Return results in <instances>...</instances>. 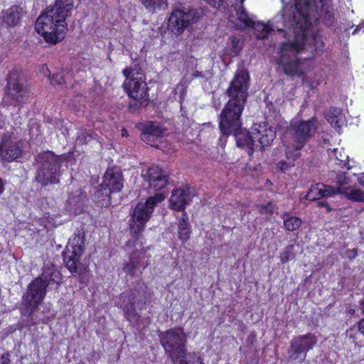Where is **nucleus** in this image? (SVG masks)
Segmentation results:
<instances>
[{
  "mask_svg": "<svg viewBox=\"0 0 364 364\" xmlns=\"http://www.w3.org/2000/svg\"><path fill=\"white\" fill-rule=\"evenodd\" d=\"M295 3L284 6L282 12L268 21L267 24L255 23L254 28L257 38L264 39L277 31L284 37L294 35L291 42L282 43L278 63L284 73L291 77L301 76L306 70L307 60H301L298 55L306 50L308 41L316 40L308 37L306 29L312 23L321 20L324 24L332 25L334 19L333 8L329 0H294Z\"/></svg>",
  "mask_w": 364,
  "mask_h": 364,
  "instance_id": "nucleus-1",
  "label": "nucleus"
},
{
  "mask_svg": "<svg viewBox=\"0 0 364 364\" xmlns=\"http://www.w3.org/2000/svg\"><path fill=\"white\" fill-rule=\"evenodd\" d=\"M249 74L245 70H237L225 94L230 98L219 116V128L223 135H230L240 130L241 114L248 95Z\"/></svg>",
  "mask_w": 364,
  "mask_h": 364,
  "instance_id": "nucleus-2",
  "label": "nucleus"
},
{
  "mask_svg": "<svg viewBox=\"0 0 364 364\" xmlns=\"http://www.w3.org/2000/svg\"><path fill=\"white\" fill-rule=\"evenodd\" d=\"M74 7L73 0H55L36 20V31L46 42L55 44L64 38L67 31L66 18Z\"/></svg>",
  "mask_w": 364,
  "mask_h": 364,
  "instance_id": "nucleus-3",
  "label": "nucleus"
},
{
  "mask_svg": "<svg viewBox=\"0 0 364 364\" xmlns=\"http://www.w3.org/2000/svg\"><path fill=\"white\" fill-rule=\"evenodd\" d=\"M61 274L51 262H48L43 268V273L28 285L23 296L21 313L30 316L43 300L47 287L52 284L60 283Z\"/></svg>",
  "mask_w": 364,
  "mask_h": 364,
  "instance_id": "nucleus-4",
  "label": "nucleus"
},
{
  "mask_svg": "<svg viewBox=\"0 0 364 364\" xmlns=\"http://www.w3.org/2000/svg\"><path fill=\"white\" fill-rule=\"evenodd\" d=\"M159 338L166 354L174 364H201L200 358L195 353L186 354V336L181 328H171L159 332Z\"/></svg>",
  "mask_w": 364,
  "mask_h": 364,
  "instance_id": "nucleus-5",
  "label": "nucleus"
},
{
  "mask_svg": "<svg viewBox=\"0 0 364 364\" xmlns=\"http://www.w3.org/2000/svg\"><path fill=\"white\" fill-rule=\"evenodd\" d=\"M125 80L123 87L132 100L129 103V109L135 112L141 107H146L149 101L148 87L145 82V76L135 65L126 68L123 70Z\"/></svg>",
  "mask_w": 364,
  "mask_h": 364,
  "instance_id": "nucleus-6",
  "label": "nucleus"
},
{
  "mask_svg": "<svg viewBox=\"0 0 364 364\" xmlns=\"http://www.w3.org/2000/svg\"><path fill=\"white\" fill-rule=\"evenodd\" d=\"M36 161L38 164L35 180L42 187L58 184L61 176V159L51 151L39 154Z\"/></svg>",
  "mask_w": 364,
  "mask_h": 364,
  "instance_id": "nucleus-7",
  "label": "nucleus"
},
{
  "mask_svg": "<svg viewBox=\"0 0 364 364\" xmlns=\"http://www.w3.org/2000/svg\"><path fill=\"white\" fill-rule=\"evenodd\" d=\"M318 129V122L315 117L308 120H301L291 124L286 133V137H289V140H285L284 145L300 151L314 136Z\"/></svg>",
  "mask_w": 364,
  "mask_h": 364,
  "instance_id": "nucleus-8",
  "label": "nucleus"
},
{
  "mask_svg": "<svg viewBox=\"0 0 364 364\" xmlns=\"http://www.w3.org/2000/svg\"><path fill=\"white\" fill-rule=\"evenodd\" d=\"M122 187L123 178L120 169L117 167L107 169L102 183L95 192V198L102 206L107 207L111 204V193L119 192Z\"/></svg>",
  "mask_w": 364,
  "mask_h": 364,
  "instance_id": "nucleus-9",
  "label": "nucleus"
},
{
  "mask_svg": "<svg viewBox=\"0 0 364 364\" xmlns=\"http://www.w3.org/2000/svg\"><path fill=\"white\" fill-rule=\"evenodd\" d=\"M164 199L165 195L163 193H158L147 198L146 202L139 203L132 214L131 230L134 233L142 231L145 223L150 219L154 206Z\"/></svg>",
  "mask_w": 364,
  "mask_h": 364,
  "instance_id": "nucleus-10",
  "label": "nucleus"
},
{
  "mask_svg": "<svg viewBox=\"0 0 364 364\" xmlns=\"http://www.w3.org/2000/svg\"><path fill=\"white\" fill-rule=\"evenodd\" d=\"M201 14V11L195 9H176L170 14L168 28L171 33L179 36L196 23L200 18Z\"/></svg>",
  "mask_w": 364,
  "mask_h": 364,
  "instance_id": "nucleus-11",
  "label": "nucleus"
},
{
  "mask_svg": "<svg viewBox=\"0 0 364 364\" xmlns=\"http://www.w3.org/2000/svg\"><path fill=\"white\" fill-rule=\"evenodd\" d=\"M317 343V338L313 333L298 336L293 338L288 350V360L291 362L301 363L307 352L313 349Z\"/></svg>",
  "mask_w": 364,
  "mask_h": 364,
  "instance_id": "nucleus-12",
  "label": "nucleus"
},
{
  "mask_svg": "<svg viewBox=\"0 0 364 364\" xmlns=\"http://www.w3.org/2000/svg\"><path fill=\"white\" fill-rule=\"evenodd\" d=\"M20 71L13 69L7 75L6 91L4 101L9 105H16L22 103L26 100L28 91L22 83L20 82Z\"/></svg>",
  "mask_w": 364,
  "mask_h": 364,
  "instance_id": "nucleus-13",
  "label": "nucleus"
},
{
  "mask_svg": "<svg viewBox=\"0 0 364 364\" xmlns=\"http://www.w3.org/2000/svg\"><path fill=\"white\" fill-rule=\"evenodd\" d=\"M22 153L21 142L11 134H4L0 142V160L4 161H14Z\"/></svg>",
  "mask_w": 364,
  "mask_h": 364,
  "instance_id": "nucleus-14",
  "label": "nucleus"
},
{
  "mask_svg": "<svg viewBox=\"0 0 364 364\" xmlns=\"http://www.w3.org/2000/svg\"><path fill=\"white\" fill-rule=\"evenodd\" d=\"M138 128L141 131V139L156 147V142L161 139L166 133V129L163 128L159 122L147 121L138 125Z\"/></svg>",
  "mask_w": 364,
  "mask_h": 364,
  "instance_id": "nucleus-15",
  "label": "nucleus"
},
{
  "mask_svg": "<svg viewBox=\"0 0 364 364\" xmlns=\"http://www.w3.org/2000/svg\"><path fill=\"white\" fill-rule=\"evenodd\" d=\"M195 195V189L188 186L173 190L169 199L170 206L174 210H184Z\"/></svg>",
  "mask_w": 364,
  "mask_h": 364,
  "instance_id": "nucleus-16",
  "label": "nucleus"
},
{
  "mask_svg": "<svg viewBox=\"0 0 364 364\" xmlns=\"http://www.w3.org/2000/svg\"><path fill=\"white\" fill-rule=\"evenodd\" d=\"M142 176L148 181L149 188L154 191L162 190L168 183V173L158 166L149 167Z\"/></svg>",
  "mask_w": 364,
  "mask_h": 364,
  "instance_id": "nucleus-17",
  "label": "nucleus"
},
{
  "mask_svg": "<svg viewBox=\"0 0 364 364\" xmlns=\"http://www.w3.org/2000/svg\"><path fill=\"white\" fill-rule=\"evenodd\" d=\"M149 264V258L146 252L144 250H135L129 258V262L123 266V270L132 277H134L137 271L141 274V270L144 269Z\"/></svg>",
  "mask_w": 364,
  "mask_h": 364,
  "instance_id": "nucleus-18",
  "label": "nucleus"
},
{
  "mask_svg": "<svg viewBox=\"0 0 364 364\" xmlns=\"http://www.w3.org/2000/svg\"><path fill=\"white\" fill-rule=\"evenodd\" d=\"M276 136L275 132L272 128H267L264 125L255 124L252 127V137L256 144L259 146L257 149L263 150L273 141Z\"/></svg>",
  "mask_w": 364,
  "mask_h": 364,
  "instance_id": "nucleus-19",
  "label": "nucleus"
},
{
  "mask_svg": "<svg viewBox=\"0 0 364 364\" xmlns=\"http://www.w3.org/2000/svg\"><path fill=\"white\" fill-rule=\"evenodd\" d=\"M83 252L82 250H73L70 247H66L63 252L65 266L73 276L80 275L81 274L80 260Z\"/></svg>",
  "mask_w": 364,
  "mask_h": 364,
  "instance_id": "nucleus-20",
  "label": "nucleus"
},
{
  "mask_svg": "<svg viewBox=\"0 0 364 364\" xmlns=\"http://www.w3.org/2000/svg\"><path fill=\"white\" fill-rule=\"evenodd\" d=\"M121 296L127 302L123 308L125 317L130 323L136 324L140 319V315L135 309L137 299L136 294L131 291L129 293H123Z\"/></svg>",
  "mask_w": 364,
  "mask_h": 364,
  "instance_id": "nucleus-21",
  "label": "nucleus"
},
{
  "mask_svg": "<svg viewBox=\"0 0 364 364\" xmlns=\"http://www.w3.org/2000/svg\"><path fill=\"white\" fill-rule=\"evenodd\" d=\"M232 134L235 136L237 146L245 149L250 156L257 150L259 145L256 144L252 137V132L251 133L243 132L241 127L240 130H237V132H232Z\"/></svg>",
  "mask_w": 364,
  "mask_h": 364,
  "instance_id": "nucleus-22",
  "label": "nucleus"
},
{
  "mask_svg": "<svg viewBox=\"0 0 364 364\" xmlns=\"http://www.w3.org/2000/svg\"><path fill=\"white\" fill-rule=\"evenodd\" d=\"M337 194L336 188L323 183H316L312 186L305 198L309 200H317L323 198L331 197Z\"/></svg>",
  "mask_w": 364,
  "mask_h": 364,
  "instance_id": "nucleus-23",
  "label": "nucleus"
},
{
  "mask_svg": "<svg viewBox=\"0 0 364 364\" xmlns=\"http://www.w3.org/2000/svg\"><path fill=\"white\" fill-rule=\"evenodd\" d=\"M325 117L331 125L338 132L345 124V117L339 108L329 109L326 112Z\"/></svg>",
  "mask_w": 364,
  "mask_h": 364,
  "instance_id": "nucleus-24",
  "label": "nucleus"
},
{
  "mask_svg": "<svg viewBox=\"0 0 364 364\" xmlns=\"http://www.w3.org/2000/svg\"><path fill=\"white\" fill-rule=\"evenodd\" d=\"M21 9L14 6L2 13V21L6 27H13L18 24L21 18Z\"/></svg>",
  "mask_w": 364,
  "mask_h": 364,
  "instance_id": "nucleus-25",
  "label": "nucleus"
},
{
  "mask_svg": "<svg viewBox=\"0 0 364 364\" xmlns=\"http://www.w3.org/2000/svg\"><path fill=\"white\" fill-rule=\"evenodd\" d=\"M286 147V158L287 160H281L277 164V167L282 172H285L289 169V168L294 166V162L297 160L301 154L298 150H294V148Z\"/></svg>",
  "mask_w": 364,
  "mask_h": 364,
  "instance_id": "nucleus-26",
  "label": "nucleus"
},
{
  "mask_svg": "<svg viewBox=\"0 0 364 364\" xmlns=\"http://www.w3.org/2000/svg\"><path fill=\"white\" fill-rule=\"evenodd\" d=\"M66 247H70L73 250H85V232L82 230L77 229L75 232L73 237L68 241Z\"/></svg>",
  "mask_w": 364,
  "mask_h": 364,
  "instance_id": "nucleus-27",
  "label": "nucleus"
},
{
  "mask_svg": "<svg viewBox=\"0 0 364 364\" xmlns=\"http://www.w3.org/2000/svg\"><path fill=\"white\" fill-rule=\"evenodd\" d=\"M191 234V226L188 222V217L186 213L182 214L178 223V237L183 240H188Z\"/></svg>",
  "mask_w": 364,
  "mask_h": 364,
  "instance_id": "nucleus-28",
  "label": "nucleus"
},
{
  "mask_svg": "<svg viewBox=\"0 0 364 364\" xmlns=\"http://www.w3.org/2000/svg\"><path fill=\"white\" fill-rule=\"evenodd\" d=\"M85 198V196L80 191L73 193L68 200V203L72 206L70 210L76 212L78 209L81 208Z\"/></svg>",
  "mask_w": 364,
  "mask_h": 364,
  "instance_id": "nucleus-29",
  "label": "nucleus"
},
{
  "mask_svg": "<svg viewBox=\"0 0 364 364\" xmlns=\"http://www.w3.org/2000/svg\"><path fill=\"white\" fill-rule=\"evenodd\" d=\"M144 6L151 12L165 9L167 7L166 0H139Z\"/></svg>",
  "mask_w": 364,
  "mask_h": 364,
  "instance_id": "nucleus-30",
  "label": "nucleus"
},
{
  "mask_svg": "<svg viewBox=\"0 0 364 364\" xmlns=\"http://www.w3.org/2000/svg\"><path fill=\"white\" fill-rule=\"evenodd\" d=\"M346 197L351 200L355 202L364 201V191L358 188H352L348 191H346L344 193Z\"/></svg>",
  "mask_w": 364,
  "mask_h": 364,
  "instance_id": "nucleus-31",
  "label": "nucleus"
},
{
  "mask_svg": "<svg viewBox=\"0 0 364 364\" xmlns=\"http://www.w3.org/2000/svg\"><path fill=\"white\" fill-rule=\"evenodd\" d=\"M237 16L239 21L243 24V27H250L254 24L253 20L243 8L239 9L237 11Z\"/></svg>",
  "mask_w": 364,
  "mask_h": 364,
  "instance_id": "nucleus-32",
  "label": "nucleus"
},
{
  "mask_svg": "<svg viewBox=\"0 0 364 364\" xmlns=\"http://www.w3.org/2000/svg\"><path fill=\"white\" fill-rule=\"evenodd\" d=\"M329 156L333 157L336 164L340 165H346V161L348 156L344 151H339L338 149H334L329 152Z\"/></svg>",
  "mask_w": 364,
  "mask_h": 364,
  "instance_id": "nucleus-33",
  "label": "nucleus"
},
{
  "mask_svg": "<svg viewBox=\"0 0 364 364\" xmlns=\"http://www.w3.org/2000/svg\"><path fill=\"white\" fill-rule=\"evenodd\" d=\"M285 228L288 231L297 230L301 225V220L296 217H291L284 221Z\"/></svg>",
  "mask_w": 364,
  "mask_h": 364,
  "instance_id": "nucleus-34",
  "label": "nucleus"
},
{
  "mask_svg": "<svg viewBox=\"0 0 364 364\" xmlns=\"http://www.w3.org/2000/svg\"><path fill=\"white\" fill-rule=\"evenodd\" d=\"M258 208L261 214L272 215L274 212L275 206L272 202H268L267 204L259 205Z\"/></svg>",
  "mask_w": 364,
  "mask_h": 364,
  "instance_id": "nucleus-35",
  "label": "nucleus"
},
{
  "mask_svg": "<svg viewBox=\"0 0 364 364\" xmlns=\"http://www.w3.org/2000/svg\"><path fill=\"white\" fill-rule=\"evenodd\" d=\"M337 184L338 187L336 188L337 193H344L346 191L343 190V186L347 183L345 173H341L336 176Z\"/></svg>",
  "mask_w": 364,
  "mask_h": 364,
  "instance_id": "nucleus-36",
  "label": "nucleus"
},
{
  "mask_svg": "<svg viewBox=\"0 0 364 364\" xmlns=\"http://www.w3.org/2000/svg\"><path fill=\"white\" fill-rule=\"evenodd\" d=\"M294 258L292 247H287L280 255V259L282 263L287 262Z\"/></svg>",
  "mask_w": 364,
  "mask_h": 364,
  "instance_id": "nucleus-37",
  "label": "nucleus"
},
{
  "mask_svg": "<svg viewBox=\"0 0 364 364\" xmlns=\"http://www.w3.org/2000/svg\"><path fill=\"white\" fill-rule=\"evenodd\" d=\"M92 139V135L90 132L84 130H81L78 132L77 141L80 144H85Z\"/></svg>",
  "mask_w": 364,
  "mask_h": 364,
  "instance_id": "nucleus-38",
  "label": "nucleus"
},
{
  "mask_svg": "<svg viewBox=\"0 0 364 364\" xmlns=\"http://www.w3.org/2000/svg\"><path fill=\"white\" fill-rule=\"evenodd\" d=\"M50 83L53 85H60L65 83V79L61 73L53 74L51 79Z\"/></svg>",
  "mask_w": 364,
  "mask_h": 364,
  "instance_id": "nucleus-39",
  "label": "nucleus"
},
{
  "mask_svg": "<svg viewBox=\"0 0 364 364\" xmlns=\"http://www.w3.org/2000/svg\"><path fill=\"white\" fill-rule=\"evenodd\" d=\"M1 364H9L10 363V353H5L1 356Z\"/></svg>",
  "mask_w": 364,
  "mask_h": 364,
  "instance_id": "nucleus-40",
  "label": "nucleus"
},
{
  "mask_svg": "<svg viewBox=\"0 0 364 364\" xmlns=\"http://www.w3.org/2000/svg\"><path fill=\"white\" fill-rule=\"evenodd\" d=\"M357 255V249L348 250L346 251V256L350 259H353Z\"/></svg>",
  "mask_w": 364,
  "mask_h": 364,
  "instance_id": "nucleus-41",
  "label": "nucleus"
},
{
  "mask_svg": "<svg viewBox=\"0 0 364 364\" xmlns=\"http://www.w3.org/2000/svg\"><path fill=\"white\" fill-rule=\"evenodd\" d=\"M317 205L318 207H325L327 209V212H331V208L330 207V205L325 201H320V202H318L317 203Z\"/></svg>",
  "mask_w": 364,
  "mask_h": 364,
  "instance_id": "nucleus-42",
  "label": "nucleus"
},
{
  "mask_svg": "<svg viewBox=\"0 0 364 364\" xmlns=\"http://www.w3.org/2000/svg\"><path fill=\"white\" fill-rule=\"evenodd\" d=\"M358 331L361 334L364 336V320H361L358 323Z\"/></svg>",
  "mask_w": 364,
  "mask_h": 364,
  "instance_id": "nucleus-43",
  "label": "nucleus"
},
{
  "mask_svg": "<svg viewBox=\"0 0 364 364\" xmlns=\"http://www.w3.org/2000/svg\"><path fill=\"white\" fill-rule=\"evenodd\" d=\"M358 181L363 187H364V172L358 175Z\"/></svg>",
  "mask_w": 364,
  "mask_h": 364,
  "instance_id": "nucleus-44",
  "label": "nucleus"
},
{
  "mask_svg": "<svg viewBox=\"0 0 364 364\" xmlns=\"http://www.w3.org/2000/svg\"><path fill=\"white\" fill-rule=\"evenodd\" d=\"M364 30V22L363 23H360L359 25H358L356 26V28H355V30L353 31V34H355V33H357L358 31H360V30Z\"/></svg>",
  "mask_w": 364,
  "mask_h": 364,
  "instance_id": "nucleus-45",
  "label": "nucleus"
},
{
  "mask_svg": "<svg viewBox=\"0 0 364 364\" xmlns=\"http://www.w3.org/2000/svg\"><path fill=\"white\" fill-rule=\"evenodd\" d=\"M4 126V122L3 121L0 119V129H1Z\"/></svg>",
  "mask_w": 364,
  "mask_h": 364,
  "instance_id": "nucleus-46",
  "label": "nucleus"
},
{
  "mask_svg": "<svg viewBox=\"0 0 364 364\" xmlns=\"http://www.w3.org/2000/svg\"><path fill=\"white\" fill-rule=\"evenodd\" d=\"M122 132H122V134H123V135H124V134H125V133L127 132V131H126V130H122Z\"/></svg>",
  "mask_w": 364,
  "mask_h": 364,
  "instance_id": "nucleus-47",
  "label": "nucleus"
},
{
  "mask_svg": "<svg viewBox=\"0 0 364 364\" xmlns=\"http://www.w3.org/2000/svg\"><path fill=\"white\" fill-rule=\"evenodd\" d=\"M363 311H364V302H363Z\"/></svg>",
  "mask_w": 364,
  "mask_h": 364,
  "instance_id": "nucleus-48",
  "label": "nucleus"
}]
</instances>
